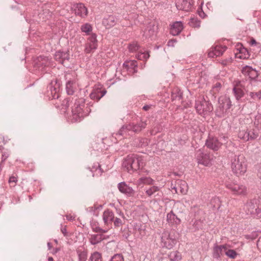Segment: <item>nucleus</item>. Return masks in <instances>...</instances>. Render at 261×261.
<instances>
[{
  "mask_svg": "<svg viewBox=\"0 0 261 261\" xmlns=\"http://www.w3.org/2000/svg\"><path fill=\"white\" fill-rule=\"evenodd\" d=\"M208 56L210 58H214L215 57H216L215 51H214V50L213 49L211 51H209V53L208 54Z\"/></svg>",
  "mask_w": 261,
  "mask_h": 261,
  "instance_id": "4d7b16f0",
  "label": "nucleus"
},
{
  "mask_svg": "<svg viewBox=\"0 0 261 261\" xmlns=\"http://www.w3.org/2000/svg\"><path fill=\"white\" fill-rule=\"evenodd\" d=\"M105 239V236L102 233L100 234H90L89 241L92 245H96L101 242Z\"/></svg>",
  "mask_w": 261,
  "mask_h": 261,
  "instance_id": "393cba45",
  "label": "nucleus"
},
{
  "mask_svg": "<svg viewBox=\"0 0 261 261\" xmlns=\"http://www.w3.org/2000/svg\"><path fill=\"white\" fill-rule=\"evenodd\" d=\"M180 184L179 186V188L177 187H174L173 189H175L176 193H177V189L180 190V192L182 194H186L188 192V186L186 181H180Z\"/></svg>",
  "mask_w": 261,
  "mask_h": 261,
  "instance_id": "473e14b6",
  "label": "nucleus"
},
{
  "mask_svg": "<svg viewBox=\"0 0 261 261\" xmlns=\"http://www.w3.org/2000/svg\"><path fill=\"white\" fill-rule=\"evenodd\" d=\"M89 43L93 45H96L97 46V40L96 39V35L95 34H92L88 38Z\"/></svg>",
  "mask_w": 261,
  "mask_h": 261,
  "instance_id": "37998d69",
  "label": "nucleus"
},
{
  "mask_svg": "<svg viewBox=\"0 0 261 261\" xmlns=\"http://www.w3.org/2000/svg\"><path fill=\"white\" fill-rule=\"evenodd\" d=\"M74 12L76 15H79L82 17L87 16L88 10L84 4L82 3L77 4L74 9Z\"/></svg>",
  "mask_w": 261,
  "mask_h": 261,
  "instance_id": "b1692460",
  "label": "nucleus"
},
{
  "mask_svg": "<svg viewBox=\"0 0 261 261\" xmlns=\"http://www.w3.org/2000/svg\"><path fill=\"white\" fill-rule=\"evenodd\" d=\"M75 89V83L73 81H68L66 83V89L68 95H73Z\"/></svg>",
  "mask_w": 261,
  "mask_h": 261,
  "instance_id": "c756f323",
  "label": "nucleus"
},
{
  "mask_svg": "<svg viewBox=\"0 0 261 261\" xmlns=\"http://www.w3.org/2000/svg\"><path fill=\"white\" fill-rule=\"evenodd\" d=\"M70 101V98L69 97L66 98L63 100H61L60 98L53 101L52 103L57 109L63 110V112H65L69 106Z\"/></svg>",
  "mask_w": 261,
  "mask_h": 261,
  "instance_id": "f3484780",
  "label": "nucleus"
},
{
  "mask_svg": "<svg viewBox=\"0 0 261 261\" xmlns=\"http://www.w3.org/2000/svg\"><path fill=\"white\" fill-rule=\"evenodd\" d=\"M137 58L140 60L146 61L150 57L149 52H140L136 55Z\"/></svg>",
  "mask_w": 261,
  "mask_h": 261,
  "instance_id": "58836bf2",
  "label": "nucleus"
},
{
  "mask_svg": "<svg viewBox=\"0 0 261 261\" xmlns=\"http://www.w3.org/2000/svg\"><path fill=\"white\" fill-rule=\"evenodd\" d=\"M146 123L145 122L141 121L137 124L134 123L123 125L119 129L116 135L123 136L126 134L128 131H133L138 133L145 128Z\"/></svg>",
  "mask_w": 261,
  "mask_h": 261,
  "instance_id": "39448f33",
  "label": "nucleus"
},
{
  "mask_svg": "<svg viewBox=\"0 0 261 261\" xmlns=\"http://www.w3.org/2000/svg\"><path fill=\"white\" fill-rule=\"evenodd\" d=\"M231 167L232 172L237 176L244 174L247 169L244 156L242 154L234 155L231 159Z\"/></svg>",
  "mask_w": 261,
  "mask_h": 261,
  "instance_id": "7ed1b4c3",
  "label": "nucleus"
},
{
  "mask_svg": "<svg viewBox=\"0 0 261 261\" xmlns=\"http://www.w3.org/2000/svg\"><path fill=\"white\" fill-rule=\"evenodd\" d=\"M238 137L244 141L249 140V132L247 129H241L239 130L238 133Z\"/></svg>",
  "mask_w": 261,
  "mask_h": 261,
  "instance_id": "7c9ffc66",
  "label": "nucleus"
},
{
  "mask_svg": "<svg viewBox=\"0 0 261 261\" xmlns=\"http://www.w3.org/2000/svg\"><path fill=\"white\" fill-rule=\"evenodd\" d=\"M245 209L248 215H251L257 219L261 217V210L256 200H253L248 202L245 205Z\"/></svg>",
  "mask_w": 261,
  "mask_h": 261,
  "instance_id": "423d86ee",
  "label": "nucleus"
},
{
  "mask_svg": "<svg viewBox=\"0 0 261 261\" xmlns=\"http://www.w3.org/2000/svg\"><path fill=\"white\" fill-rule=\"evenodd\" d=\"M188 24L193 28H199L200 27V21L197 18L193 17L190 18Z\"/></svg>",
  "mask_w": 261,
  "mask_h": 261,
  "instance_id": "e433bc0d",
  "label": "nucleus"
},
{
  "mask_svg": "<svg viewBox=\"0 0 261 261\" xmlns=\"http://www.w3.org/2000/svg\"><path fill=\"white\" fill-rule=\"evenodd\" d=\"M168 257L172 261H178L181 258L180 253L177 251L171 252L168 255Z\"/></svg>",
  "mask_w": 261,
  "mask_h": 261,
  "instance_id": "f704fd0d",
  "label": "nucleus"
},
{
  "mask_svg": "<svg viewBox=\"0 0 261 261\" xmlns=\"http://www.w3.org/2000/svg\"><path fill=\"white\" fill-rule=\"evenodd\" d=\"M225 254L230 258H235L237 255V253L236 251L232 249H228L227 246H226V250Z\"/></svg>",
  "mask_w": 261,
  "mask_h": 261,
  "instance_id": "a19ab883",
  "label": "nucleus"
},
{
  "mask_svg": "<svg viewBox=\"0 0 261 261\" xmlns=\"http://www.w3.org/2000/svg\"><path fill=\"white\" fill-rule=\"evenodd\" d=\"M107 93L106 90H100L98 89L94 90L90 94L91 99L98 101L102 97Z\"/></svg>",
  "mask_w": 261,
  "mask_h": 261,
  "instance_id": "cd10ccee",
  "label": "nucleus"
},
{
  "mask_svg": "<svg viewBox=\"0 0 261 261\" xmlns=\"http://www.w3.org/2000/svg\"><path fill=\"white\" fill-rule=\"evenodd\" d=\"M257 247L261 250V237H259L257 242Z\"/></svg>",
  "mask_w": 261,
  "mask_h": 261,
  "instance_id": "680f3d73",
  "label": "nucleus"
},
{
  "mask_svg": "<svg viewBox=\"0 0 261 261\" xmlns=\"http://www.w3.org/2000/svg\"><path fill=\"white\" fill-rule=\"evenodd\" d=\"M55 85L53 86V82H51L50 85L48 87V96L53 101L60 98V94L59 93L60 84L57 81L55 82Z\"/></svg>",
  "mask_w": 261,
  "mask_h": 261,
  "instance_id": "1a4fd4ad",
  "label": "nucleus"
},
{
  "mask_svg": "<svg viewBox=\"0 0 261 261\" xmlns=\"http://www.w3.org/2000/svg\"><path fill=\"white\" fill-rule=\"evenodd\" d=\"M34 66L39 69L41 68V70L43 69L45 67L49 64V59L47 57L40 56L38 57L34 60Z\"/></svg>",
  "mask_w": 261,
  "mask_h": 261,
  "instance_id": "dca6fc26",
  "label": "nucleus"
},
{
  "mask_svg": "<svg viewBox=\"0 0 261 261\" xmlns=\"http://www.w3.org/2000/svg\"><path fill=\"white\" fill-rule=\"evenodd\" d=\"M79 261H86L87 258V252L85 251H77Z\"/></svg>",
  "mask_w": 261,
  "mask_h": 261,
  "instance_id": "ea45409f",
  "label": "nucleus"
},
{
  "mask_svg": "<svg viewBox=\"0 0 261 261\" xmlns=\"http://www.w3.org/2000/svg\"><path fill=\"white\" fill-rule=\"evenodd\" d=\"M89 261H102L101 254L97 251H95L91 254Z\"/></svg>",
  "mask_w": 261,
  "mask_h": 261,
  "instance_id": "c9c22d12",
  "label": "nucleus"
},
{
  "mask_svg": "<svg viewBox=\"0 0 261 261\" xmlns=\"http://www.w3.org/2000/svg\"><path fill=\"white\" fill-rule=\"evenodd\" d=\"M118 189L119 191L128 196H133L135 194V190L131 187L129 186L124 181L121 182L118 184Z\"/></svg>",
  "mask_w": 261,
  "mask_h": 261,
  "instance_id": "2eb2a0df",
  "label": "nucleus"
},
{
  "mask_svg": "<svg viewBox=\"0 0 261 261\" xmlns=\"http://www.w3.org/2000/svg\"><path fill=\"white\" fill-rule=\"evenodd\" d=\"M144 165L142 156L135 154L128 155L122 163V167L130 173L139 170Z\"/></svg>",
  "mask_w": 261,
  "mask_h": 261,
  "instance_id": "f03ea898",
  "label": "nucleus"
},
{
  "mask_svg": "<svg viewBox=\"0 0 261 261\" xmlns=\"http://www.w3.org/2000/svg\"><path fill=\"white\" fill-rule=\"evenodd\" d=\"M129 236V233L127 231V232H124L123 234V237L125 238V239H127V238Z\"/></svg>",
  "mask_w": 261,
  "mask_h": 261,
  "instance_id": "338daca9",
  "label": "nucleus"
},
{
  "mask_svg": "<svg viewBox=\"0 0 261 261\" xmlns=\"http://www.w3.org/2000/svg\"><path fill=\"white\" fill-rule=\"evenodd\" d=\"M183 29V25L181 21H176L171 26L170 34L173 36L178 35Z\"/></svg>",
  "mask_w": 261,
  "mask_h": 261,
  "instance_id": "5701e85b",
  "label": "nucleus"
},
{
  "mask_svg": "<svg viewBox=\"0 0 261 261\" xmlns=\"http://www.w3.org/2000/svg\"><path fill=\"white\" fill-rule=\"evenodd\" d=\"M227 189L235 195H245L247 189L245 186L235 183H229L226 185Z\"/></svg>",
  "mask_w": 261,
  "mask_h": 261,
  "instance_id": "9d476101",
  "label": "nucleus"
},
{
  "mask_svg": "<svg viewBox=\"0 0 261 261\" xmlns=\"http://www.w3.org/2000/svg\"><path fill=\"white\" fill-rule=\"evenodd\" d=\"M226 46H224L223 48V49H222L220 46H216L215 47L213 48V49L215 51L216 57H219L222 55L223 52L226 50Z\"/></svg>",
  "mask_w": 261,
  "mask_h": 261,
  "instance_id": "79ce46f5",
  "label": "nucleus"
},
{
  "mask_svg": "<svg viewBox=\"0 0 261 261\" xmlns=\"http://www.w3.org/2000/svg\"><path fill=\"white\" fill-rule=\"evenodd\" d=\"M239 52L241 54H244L245 57L244 58H248L250 56L249 54V51L245 47H241L239 49Z\"/></svg>",
  "mask_w": 261,
  "mask_h": 261,
  "instance_id": "603ef678",
  "label": "nucleus"
},
{
  "mask_svg": "<svg viewBox=\"0 0 261 261\" xmlns=\"http://www.w3.org/2000/svg\"><path fill=\"white\" fill-rule=\"evenodd\" d=\"M71 107V121L72 122H80L88 114V108H85V100L83 98H75Z\"/></svg>",
  "mask_w": 261,
  "mask_h": 261,
  "instance_id": "f257e3e1",
  "label": "nucleus"
},
{
  "mask_svg": "<svg viewBox=\"0 0 261 261\" xmlns=\"http://www.w3.org/2000/svg\"><path fill=\"white\" fill-rule=\"evenodd\" d=\"M114 218V214L112 211L108 209L105 210L103 213L102 219L105 225L107 226L111 225Z\"/></svg>",
  "mask_w": 261,
  "mask_h": 261,
  "instance_id": "6ab92c4d",
  "label": "nucleus"
},
{
  "mask_svg": "<svg viewBox=\"0 0 261 261\" xmlns=\"http://www.w3.org/2000/svg\"><path fill=\"white\" fill-rule=\"evenodd\" d=\"M81 29L83 32L85 33L87 35H89L92 31V27L90 24L86 23L81 26Z\"/></svg>",
  "mask_w": 261,
  "mask_h": 261,
  "instance_id": "4c0bfd02",
  "label": "nucleus"
},
{
  "mask_svg": "<svg viewBox=\"0 0 261 261\" xmlns=\"http://www.w3.org/2000/svg\"><path fill=\"white\" fill-rule=\"evenodd\" d=\"M242 73L245 75L247 76L251 81L256 80L258 76V72L255 69H253L250 66L246 65L243 67Z\"/></svg>",
  "mask_w": 261,
  "mask_h": 261,
  "instance_id": "4468645a",
  "label": "nucleus"
},
{
  "mask_svg": "<svg viewBox=\"0 0 261 261\" xmlns=\"http://www.w3.org/2000/svg\"><path fill=\"white\" fill-rule=\"evenodd\" d=\"M128 48L129 51L134 52L138 50L140 48V46L137 42H133L128 45Z\"/></svg>",
  "mask_w": 261,
  "mask_h": 261,
  "instance_id": "c03bdc74",
  "label": "nucleus"
},
{
  "mask_svg": "<svg viewBox=\"0 0 261 261\" xmlns=\"http://www.w3.org/2000/svg\"><path fill=\"white\" fill-rule=\"evenodd\" d=\"M259 231H254L250 234H247L245 236V238L247 239H251L252 240L255 239L258 236Z\"/></svg>",
  "mask_w": 261,
  "mask_h": 261,
  "instance_id": "de8ad7c7",
  "label": "nucleus"
},
{
  "mask_svg": "<svg viewBox=\"0 0 261 261\" xmlns=\"http://www.w3.org/2000/svg\"><path fill=\"white\" fill-rule=\"evenodd\" d=\"M150 108V106L149 105H145L143 107V109L144 111H148Z\"/></svg>",
  "mask_w": 261,
  "mask_h": 261,
  "instance_id": "774afa93",
  "label": "nucleus"
},
{
  "mask_svg": "<svg viewBox=\"0 0 261 261\" xmlns=\"http://www.w3.org/2000/svg\"><path fill=\"white\" fill-rule=\"evenodd\" d=\"M92 230L94 232L98 233L97 234H100L102 233L103 234V233H106L108 232V229H102L99 226H92Z\"/></svg>",
  "mask_w": 261,
  "mask_h": 261,
  "instance_id": "a18cd8bd",
  "label": "nucleus"
},
{
  "mask_svg": "<svg viewBox=\"0 0 261 261\" xmlns=\"http://www.w3.org/2000/svg\"><path fill=\"white\" fill-rule=\"evenodd\" d=\"M182 98V93L178 88H174L171 94L172 101H179Z\"/></svg>",
  "mask_w": 261,
  "mask_h": 261,
  "instance_id": "c85d7f7f",
  "label": "nucleus"
},
{
  "mask_svg": "<svg viewBox=\"0 0 261 261\" xmlns=\"http://www.w3.org/2000/svg\"><path fill=\"white\" fill-rule=\"evenodd\" d=\"M205 146L209 149L214 151H217L221 147L222 144L217 137L209 135L205 141Z\"/></svg>",
  "mask_w": 261,
  "mask_h": 261,
  "instance_id": "9b49d317",
  "label": "nucleus"
},
{
  "mask_svg": "<svg viewBox=\"0 0 261 261\" xmlns=\"http://www.w3.org/2000/svg\"><path fill=\"white\" fill-rule=\"evenodd\" d=\"M176 241L170 238L168 232L162 233L161 236V245L163 247L168 249L172 248L175 244Z\"/></svg>",
  "mask_w": 261,
  "mask_h": 261,
  "instance_id": "ddd939ff",
  "label": "nucleus"
},
{
  "mask_svg": "<svg viewBox=\"0 0 261 261\" xmlns=\"http://www.w3.org/2000/svg\"><path fill=\"white\" fill-rule=\"evenodd\" d=\"M159 191V187L156 186H152L149 189H147L145 191V193L149 197H151L152 196L155 197L156 195H159L158 193H157L156 195L155 194V193Z\"/></svg>",
  "mask_w": 261,
  "mask_h": 261,
  "instance_id": "72a5a7b5",
  "label": "nucleus"
},
{
  "mask_svg": "<svg viewBox=\"0 0 261 261\" xmlns=\"http://www.w3.org/2000/svg\"><path fill=\"white\" fill-rule=\"evenodd\" d=\"M249 96L253 99V101L260 100V91L257 92H251L249 93Z\"/></svg>",
  "mask_w": 261,
  "mask_h": 261,
  "instance_id": "49530a36",
  "label": "nucleus"
},
{
  "mask_svg": "<svg viewBox=\"0 0 261 261\" xmlns=\"http://www.w3.org/2000/svg\"><path fill=\"white\" fill-rule=\"evenodd\" d=\"M168 222L172 225L176 226L180 223V219H179L172 211H171L167 215Z\"/></svg>",
  "mask_w": 261,
  "mask_h": 261,
  "instance_id": "a878e982",
  "label": "nucleus"
},
{
  "mask_svg": "<svg viewBox=\"0 0 261 261\" xmlns=\"http://www.w3.org/2000/svg\"><path fill=\"white\" fill-rule=\"evenodd\" d=\"M66 219L68 221H73L74 220L75 217L71 216V215H66Z\"/></svg>",
  "mask_w": 261,
  "mask_h": 261,
  "instance_id": "bf43d9fd",
  "label": "nucleus"
},
{
  "mask_svg": "<svg viewBox=\"0 0 261 261\" xmlns=\"http://www.w3.org/2000/svg\"><path fill=\"white\" fill-rule=\"evenodd\" d=\"M123 67H124L126 69H128L129 68V62H125L123 64Z\"/></svg>",
  "mask_w": 261,
  "mask_h": 261,
  "instance_id": "69168bd1",
  "label": "nucleus"
},
{
  "mask_svg": "<svg viewBox=\"0 0 261 261\" xmlns=\"http://www.w3.org/2000/svg\"><path fill=\"white\" fill-rule=\"evenodd\" d=\"M226 245H215L213 248V256L214 258L219 259L225 252Z\"/></svg>",
  "mask_w": 261,
  "mask_h": 261,
  "instance_id": "412c9836",
  "label": "nucleus"
},
{
  "mask_svg": "<svg viewBox=\"0 0 261 261\" xmlns=\"http://www.w3.org/2000/svg\"><path fill=\"white\" fill-rule=\"evenodd\" d=\"M198 14L199 16L202 18H204L206 15L202 9H201L200 11H198Z\"/></svg>",
  "mask_w": 261,
  "mask_h": 261,
  "instance_id": "13d9d810",
  "label": "nucleus"
},
{
  "mask_svg": "<svg viewBox=\"0 0 261 261\" xmlns=\"http://www.w3.org/2000/svg\"><path fill=\"white\" fill-rule=\"evenodd\" d=\"M218 102L219 108L222 114L227 112L232 106L230 98L226 96L220 97Z\"/></svg>",
  "mask_w": 261,
  "mask_h": 261,
  "instance_id": "f8f14e48",
  "label": "nucleus"
},
{
  "mask_svg": "<svg viewBox=\"0 0 261 261\" xmlns=\"http://www.w3.org/2000/svg\"><path fill=\"white\" fill-rule=\"evenodd\" d=\"M9 154L7 151H2V161L0 163V168L3 166L4 162L9 157Z\"/></svg>",
  "mask_w": 261,
  "mask_h": 261,
  "instance_id": "3c124183",
  "label": "nucleus"
},
{
  "mask_svg": "<svg viewBox=\"0 0 261 261\" xmlns=\"http://www.w3.org/2000/svg\"><path fill=\"white\" fill-rule=\"evenodd\" d=\"M118 217H115L113 222L115 227H120L125 223V217L123 213L120 210H116Z\"/></svg>",
  "mask_w": 261,
  "mask_h": 261,
  "instance_id": "4be33fe9",
  "label": "nucleus"
},
{
  "mask_svg": "<svg viewBox=\"0 0 261 261\" xmlns=\"http://www.w3.org/2000/svg\"><path fill=\"white\" fill-rule=\"evenodd\" d=\"M195 108L197 112L200 115L204 116L210 114L213 110V107L208 100L204 98L196 100Z\"/></svg>",
  "mask_w": 261,
  "mask_h": 261,
  "instance_id": "20e7f679",
  "label": "nucleus"
},
{
  "mask_svg": "<svg viewBox=\"0 0 261 261\" xmlns=\"http://www.w3.org/2000/svg\"><path fill=\"white\" fill-rule=\"evenodd\" d=\"M221 84L219 82L216 83L215 85L213 86V89L216 92H218L220 90V89L221 87Z\"/></svg>",
  "mask_w": 261,
  "mask_h": 261,
  "instance_id": "864d4df0",
  "label": "nucleus"
},
{
  "mask_svg": "<svg viewBox=\"0 0 261 261\" xmlns=\"http://www.w3.org/2000/svg\"><path fill=\"white\" fill-rule=\"evenodd\" d=\"M54 59L64 66L68 67L70 58L68 52L58 50L55 54Z\"/></svg>",
  "mask_w": 261,
  "mask_h": 261,
  "instance_id": "6e6552de",
  "label": "nucleus"
},
{
  "mask_svg": "<svg viewBox=\"0 0 261 261\" xmlns=\"http://www.w3.org/2000/svg\"><path fill=\"white\" fill-rule=\"evenodd\" d=\"M196 159L199 164H201L205 166H209L211 165L213 156L210 153L202 152L199 150L197 152Z\"/></svg>",
  "mask_w": 261,
  "mask_h": 261,
  "instance_id": "0eeeda50",
  "label": "nucleus"
},
{
  "mask_svg": "<svg viewBox=\"0 0 261 261\" xmlns=\"http://www.w3.org/2000/svg\"><path fill=\"white\" fill-rule=\"evenodd\" d=\"M110 261H124V258L121 254H115L111 257Z\"/></svg>",
  "mask_w": 261,
  "mask_h": 261,
  "instance_id": "09e8293b",
  "label": "nucleus"
},
{
  "mask_svg": "<svg viewBox=\"0 0 261 261\" xmlns=\"http://www.w3.org/2000/svg\"><path fill=\"white\" fill-rule=\"evenodd\" d=\"M176 6L178 9L185 11H189L192 7L190 0H177Z\"/></svg>",
  "mask_w": 261,
  "mask_h": 261,
  "instance_id": "aec40b11",
  "label": "nucleus"
},
{
  "mask_svg": "<svg viewBox=\"0 0 261 261\" xmlns=\"http://www.w3.org/2000/svg\"><path fill=\"white\" fill-rule=\"evenodd\" d=\"M129 63V67H136L137 66L136 61H130Z\"/></svg>",
  "mask_w": 261,
  "mask_h": 261,
  "instance_id": "e2e57ef3",
  "label": "nucleus"
},
{
  "mask_svg": "<svg viewBox=\"0 0 261 261\" xmlns=\"http://www.w3.org/2000/svg\"><path fill=\"white\" fill-rule=\"evenodd\" d=\"M118 20L116 16L110 15L103 19L102 24L107 29H110L115 26L118 22Z\"/></svg>",
  "mask_w": 261,
  "mask_h": 261,
  "instance_id": "a211bd4d",
  "label": "nucleus"
},
{
  "mask_svg": "<svg viewBox=\"0 0 261 261\" xmlns=\"http://www.w3.org/2000/svg\"><path fill=\"white\" fill-rule=\"evenodd\" d=\"M233 92L237 100H240L244 95V91L238 86H234L233 88Z\"/></svg>",
  "mask_w": 261,
  "mask_h": 261,
  "instance_id": "2f4dec72",
  "label": "nucleus"
},
{
  "mask_svg": "<svg viewBox=\"0 0 261 261\" xmlns=\"http://www.w3.org/2000/svg\"><path fill=\"white\" fill-rule=\"evenodd\" d=\"M61 231L62 232V233L64 234V236H67V230L65 227H62L61 229Z\"/></svg>",
  "mask_w": 261,
  "mask_h": 261,
  "instance_id": "052dcab7",
  "label": "nucleus"
},
{
  "mask_svg": "<svg viewBox=\"0 0 261 261\" xmlns=\"http://www.w3.org/2000/svg\"><path fill=\"white\" fill-rule=\"evenodd\" d=\"M258 137V134L252 132L251 133L249 132V140H255Z\"/></svg>",
  "mask_w": 261,
  "mask_h": 261,
  "instance_id": "5fc2aeb1",
  "label": "nucleus"
},
{
  "mask_svg": "<svg viewBox=\"0 0 261 261\" xmlns=\"http://www.w3.org/2000/svg\"><path fill=\"white\" fill-rule=\"evenodd\" d=\"M89 169L93 177L99 176L103 172V170L98 163L94 164L91 168L90 167Z\"/></svg>",
  "mask_w": 261,
  "mask_h": 261,
  "instance_id": "bb28decb",
  "label": "nucleus"
},
{
  "mask_svg": "<svg viewBox=\"0 0 261 261\" xmlns=\"http://www.w3.org/2000/svg\"><path fill=\"white\" fill-rule=\"evenodd\" d=\"M256 44H257V42H256V40L253 38H251V40H250V44L251 45H256Z\"/></svg>",
  "mask_w": 261,
  "mask_h": 261,
  "instance_id": "0e129e2a",
  "label": "nucleus"
},
{
  "mask_svg": "<svg viewBox=\"0 0 261 261\" xmlns=\"http://www.w3.org/2000/svg\"><path fill=\"white\" fill-rule=\"evenodd\" d=\"M16 181H17V179L15 176H12L9 178V183L15 184L16 182Z\"/></svg>",
  "mask_w": 261,
  "mask_h": 261,
  "instance_id": "6e6d98bb",
  "label": "nucleus"
},
{
  "mask_svg": "<svg viewBox=\"0 0 261 261\" xmlns=\"http://www.w3.org/2000/svg\"><path fill=\"white\" fill-rule=\"evenodd\" d=\"M97 48L96 45H93V44H91L89 43H87L85 47V51L86 53H90L92 50L95 49Z\"/></svg>",
  "mask_w": 261,
  "mask_h": 261,
  "instance_id": "8fccbe9b",
  "label": "nucleus"
}]
</instances>
